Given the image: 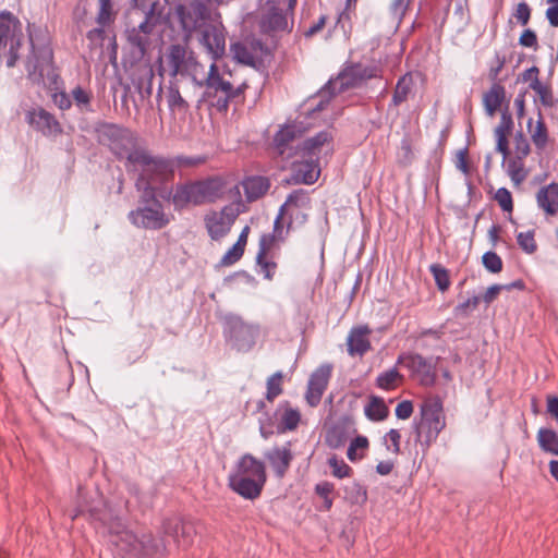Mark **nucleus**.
Masks as SVG:
<instances>
[{"label":"nucleus","mask_w":558,"mask_h":558,"mask_svg":"<svg viewBox=\"0 0 558 558\" xmlns=\"http://www.w3.org/2000/svg\"><path fill=\"white\" fill-rule=\"evenodd\" d=\"M199 205L206 202H215L225 193V182L221 178L215 177L203 181H196Z\"/></svg>","instance_id":"obj_27"},{"label":"nucleus","mask_w":558,"mask_h":558,"mask_svg":"<svg viewBox=\"0 0 558 558\" xmlns=\"http://www.w3.org/2000/svg\"><path fill=\"white\" fill-rule=\"evenodd\" d=\"M505 64L506 57L500 52H495L493 64L489 68V78L496 81Z\"/></svg>","instance_id":"obj_58"},{"label":"nucleus","mask_w":558,"mask_h":558,"mask_svg":"<svg viewBox=\"0 0 558 558\" xmlns=\"http://www.w3.org/2000/svg\"><path fill=\"white\" fill-rule=\"evenodd\" d=\"M513 16L517 19L518 23L525 26L531 19V8L526 2H520L517 5Z\"/></svg>","instance_id":"obj_61"},{"label":"nucleus","mask_w":558,"mask_h":558,"mask_svg":"<svg viewBox=\"0 0 558 558\" xmlns=\"http://www.w3.org/2000/svg\"><path fill=\"white\" fill-rule=\"evenodd\" d=\"M517 242L526 254H533L537 250L534 231L519 232L517 235Z\"/></svg>","instance_id":"obj_49"},{"label":"nucleus","mask_w":558,"mask_h":558,"mask_svg":"<svg viewBox=\"0 0 558 558\" xmlns=\"http://www.w3.org/2000/svg\"><path fill=\"white\" fill-rule=\"evenodd\" d=\"M109 543L112 544L124 558H137L141 549V538L126 530L120 520L112 521L108 527Z\"/></svg>","instance_id":"obj_14"},{"label":"nucleus","mask_w":558,"mask_h":558,"mask_svg":"<svg viewBox=\"0 0 558 558\" xmlns=\"http://www.w3.org/2000/svg\"><path fill=\"white\" fill-rule=\"evenodd\" d=\"M244 254V248L240 247V244H233L221 257L220 265L221 266H231L235 264Z\"/></svg>","instance_id":"obj_52"},{"label":"nucleus","mask_w":558,"mask_h":558,"mask_svg":"<svg viewBox=\"0 0 558 558\" xmlns=\"http://www.w3.org/2000/svg\"><path fill=\"white\" fill-rule=\"evenodd\" d=\"M282 373L276 372L267 379V391H266V400L272 402L278 396L282 393Z\"/></svg>","instance_id":"obj_41"},{"label":"nucleus","mask_w":558,"mask_h":558,"mask_svg":"<svg viewBox=\"0 0 558 558\" xmlns=\"http://www.w3.org/2000/svg\"><path fill=\"white\" fill-rule=\"evenodd\" d=\"M347 436L343 427L332 426L327 430L326 442L330 448L338 449L344 445Z\"/></svg>","instance_id":"obj_42"},{"label":"nucleus","mask_w":558,"mask_h":558,"mask_svg":"<svg viewBox=\"0 0 558 558\" xmlns=\"http://www.w3.org/2000/svg\"><path fill=\"white\" fill-rule=\"evenodd\" d=\"M365 415L371 421H383L388 415V408L379 397H372L364 409Z\"/></svg>","instance_id":"obj_35"},{"label":"nucleus","mask_w":558,"mask_h":558,"mask_svg":"<svg viewBox=\"0 0 558 558\" xmlns=\"http://www.w3.org/2000/svg\"><path fill=\"white\" fill-rule=\"evenodd\" d=\"M75 105L81 110H89L92 96L90 94L81 86H76L71 93Z\"/></svg>","instance_id":"obj_51"},{"label":"nucleus","mask_w":558,"mask_h":558,"mask_svg":"<svg viewBox=\"0 0 558 558\" xmlns=\"http://www.w3.org/2000/svg\"><path fill=\"white\" fill-rule=\"evenodd\" d=\"M538 96L541 104L546 108L555 106V98L551 87L548 84L542 83L539 80H534L531 88Z\"/></svg>","instance_id":"obj_40"},{"label":"nucleus","mask_w":558,"mask_h":558,"mask_svg":"<svg viewBox=\"0 0 558 558\" xmlns=\"http://www.w3.org/2000/svg\"><path fill=\"white\" fill-rule=\"evenodd\" d=\"M414 154L410 142L408 140H402L398 151L399 162L403 166H408L412 162Z\"/></svg>","instance_id":"obj_56"},{"label":"nucleus","mask_w":558,"mask_h":558,"mask_svg":"<svg viewBox=\"0 0 558 558\" xmlns=\"http://www.w3.org/2000/svg\"><path fill=\"white\" fill-rule=\"evenodd\" d=\"M533 120L530 119L527 121V128L530 131L531 140L535 147L539 150L544 149L548 143V131L543 121L541 112L538 113V120L536 121V125L532 128Z\"/></svg>","instance_id":"obj_33"},{"label":"nucleus","mask_w":558,"mask_h":558,"mask_svg":"<svg viewBox=\"0 0 558 558\" xmlns=\"http://www.w3.org/2000/svg\"><path fill=\"white\" fill-rule=\"evenodd\" d=\"M411 87L412 78L408 74L403 75L398 80L392 95L393 106H399L408 99V96L411 92Z\"/></svg>","instance_id":"obj_38"},{"label":"nucleus","mask_w":558,"mask_h":558,"mask_svg":"<svg viewBox=\"0 0 558 558\" xmlns=\"http://www.w3.org/2000/svg\"><path fill=\"white\" fill-rule=\"evenodd\" d=\"M22 33L20 22L10 13H0V50L9 46V58L7 66L12 68L19 59V49L21 47Z\"/></svg>","instance_id":"obj_13"},{"label":"nucleus","mask_w":558,"mask_h":558,"mask_svg":"<svg viewBox=\"0 0 558 558\" xmlns=\"http://www.w3.org/2000/svg\"><path fill=\"white\" fill-rule=\"evenodd\" d=\"M369 333L371 329L367 326H357L350 330L347 345L351 356H363L371 349Z\"/></svg>","instance_id":"obj_23"},{"label":"nucleus","mask_w":558,"mask_h":558,"mask_svg":"<svg viewBox=\"0 0 558 558\" xmlns=\"http://www.w3.org/2000/svg\"><path fill=\"white\" fill-rule=\"evenodd\" d=\"M96 22L100 26H110L116 19L112 0H98Z\"/></svg>","instance_id":"obj_37"},{"label":"nucleus","mask_w":558,"mask_h":558,"mask_svg":"<svg viewBox=\"0 0 558 558\" xmlns=\"http://www.w3.org/2000/svg\"><path fill=\"white\" fill-rule=\"evenodd\" d=\"M380 69L375 64L354 63L347 66L336 78L329 80L317 93L318 102L313 111L323 110L332 96L349 88L360 87L371 78H379Z\"/></svg>","instance_id":"obj_5"},{"label":"nucleus","mask_w":558,"mask_h":558,"mask_svg":"<svg viewBox=\"0 0 558 558\" xmlns=\"http://www.w3.org/2000/svg\"><path fill=\"white\" fill-rule=\"evenodd\" d=\"M351 8L352 7H348V2H345V8L338 14L336 28H340L344 34L350 29Z\"/></svg>","instance_id":"obj_59"},{"label":"nucleus","mask_w":558,"mask_h":558,"mask_svg":"<svg viewBox=\"0 0 558 558\" xmlns=\"http://www.w3.org/2000/svg\"><path fill=\"white\" fill-rule=\"evenodd\" d=\"M165 535L171 537L178 547H187L193 542L195 529L191 522L178 518L166 519L162 523Z\"/></svg>","instance_id":"obj_20"},{"label":"nucleus","mask_w":558,"mask_h":558,"mask_svg":"<svg viewBox=\"0 0 558 558\" xmlns=\"http://www.w3.org/2000/svg\"><path fill=\"white\" fill-rule=\"evenodd\" d=\"M167 102L171 109H185L187 107L177 84H170L167 93Z\"/></svg>","instance_id":"obj_48"},{"label":"nucleus","mask_w":558,"mask_h":558,"mask_svg":"<svg viewBox=\"0 0 558 558\" xmlns=\"http://www.w3.org/2000/svg\"><path fill=\"white\" fill-rule=\"evenodd\" d=\"M403 376L398 372L396 367L389 368L380 373L376 378V385L380 389L391 390L396 388L397 383L401 380Z\"/></svg>","instance_id":"obj_39"},{"label":"nucleus","mask_w":558,"mask_h":558,"mask_svg":"<svg viewBox=\"0 0 558 558\" xmlns=\"http://www.w3.org/2000/svg\"><path fill=\"white\" fill-rule=\"evenodd\" d=\"M108 26H100L90 29L87 32L86 37L89 43L94 46H102L105 37H106V28Z\"/></svg>","instance_id":"obj_62"},{"label":"nucleus","mask_w":558,"mask_h":558,"mask_svg":"<svg viewBox=\"0 0 558 558\" xmlns=\"http://www.w3.org/2000/svg\"><path fill=\"white\" fill-rule=\"evenodd\" d=\"M158 72L160 76L167 73L171 78L182 76L191 80L195 87L203 89L198 101L219 113H227L231 102L242 100L247 88L246 83L234 85L228 78L231 74L221 72L215 62L206 70L194 52L181 44L168 47L159 58Z\"/></svg>","instance_id":"obj_1"},{"label":"nucleus","mask_w":558,"mask_h":558,"mask_svg":"<svg viewBox=\"0 0 558 558\" xmlns=\"http://www.w3.org/2000/svg\"><path fill=\"white\" fill-rule=\"evenodd\" d=\"M506 99V88L500 83H493L483 96V105L486 113L493 117Z\"/></svg>","instance_id":"obj_30"},{"label":"nucleus","mask_w":558,"mask_h":558,"mask_svg":"<svg viewBox=\"0 0 558 558\" xmlns=\"http://www.w3.org/2000/svg\"><path fill=\"white\" fill-rule=\"evenodd\" d=\"M242 186L248 202L260 198L270 187L269 180L262 175H252L242 181Z\"/></svg>","instance_id":"obj_29"},{"label":"nucleus","mask_w":558,"mask_h":558,"mask_svg":"<svg viewBox=\"0 0 558 558\" xmlns=\"http://www.w3.org/2000/svg\"><path fill=\"white\" fill-rule=\"evenodd\" d=\"M166 551V543L162 539H156L150 535H144L141 538V549L137 558H158Z\"/></svg>","instance_id":"obj_32"},{"label":"nucleus","mask_w":558,"mask_h":558,"mask_svg":"<svg viewBox=\"0 0 558 558\" xmlns=\"http://www.w3.org/2000/svg\"><path fill=\"white\" fill-rule=\"evenodd\" d=\"M275 475L282 478L290 468L293 460L291 444L287 442L282 447H274L265 453Z\"/></svg>","instance_id":"obj_22"},{"label":"nucleus","mask_w":558,"mask_h":558,"mask_svg":"<svg viewBox=\"0 0 558 558\" xmlns=\"http://www.w3.org/2000/svg\"><path fill=\"white\" fill-rule=\"evenodd\" d=\"M301 413L288 401L280 402L272 414L265 412L259 417V433L264 439L277 434L282 435L298 428Z\"/></svg>","instance_id":"obj_7"},{"label":"nucleus","mask_w":558,"mask_h":558,"mask_svg":"<svg viewBox=\"0 0 558 558\" xmlns=\"http://www.w3.org/2000/svg\"><path fill=\"white\" fill-rule=\"evenodd\" d=\"M296 128L294 125H284L274 137V148L282 159L289 161L294 157H300V144H295Z\"/></svg>","instance_id":"obj_19"},{"label":"nucleus","mask_w":558,"mask_h":558,"mask_svg":"<svg viewBox=\"0 0 558 558\" xmlns=\"http://www.w3.org/2000/svg\"><path fill=\"white\" fill-rule=\"evenodd\" d=\"M266 481L265 463L250 453L243 454L228 475L229 487L248 500L260 496Z\"/></svg>","instance_id":"obj_4"},{"label":"nucleus","mask_w":558,"mask_h":558,"mask_svg":"<svg viewBox=\"0 0 558 558\" xmlns=\"http://www.w3.org/2000/svg\"><path fill=\"white\" fill-rule=\"evenodd\" d=\"M429 271L434 277L437 288L442 292L448 290L450 286V279L447 269L438 264H433L429 267Z\"/></svg>","instance_id":"obj_44"},{"label":"nucleus","mask_w":558,"mask_h":558,"mask_svg":"<svg viewBox=\"0 0 558 558\" xmlns=\"http://www.w3.org/2000/svg\"><path fill=\"white\" fill-rule=\"evenodd\" d=\"M99 143L106 145L119 158H125L129 162V156L141 147L136 146V136L129 129L117 124L104 123L98 129Z\"/></svg>","instance_id":"obj_8"},{"label":"nucleus","mask_w":558,"mask_h":558,"mask_svg":"<svg viewBox=\"0 0 558 558\" xmlns=\"http://www.w3.org/2000/svg\"><path fill=\"white\" fill-rule=\"evenodd\" d=\"M332 367L329 364H323L316 368L307 383L305 399L311 407H317L328 386Z\"/></svg>","instance_id":"obj_18"},{"label":"nucleus","mask_w":558,"mask_h":558,"mask_svg":"<svg viewBox=\"0 0 558 558\" xmlns=\"http://www.w3.org/2000/svg\"><path fill=\"white\" fill-rule=\"evenodd\" d=\"M128 40L130 45L137 49L138 54L143 57L148 47V36L143 35L141 31L133 28L129 32Z\"/></svg>","instance_id":"obj_43"},{"label":"nucleus","mask_w":558,"mask_h":558,"mask_svg":"<svg viewBox=\"0 0 558 558\" xmlns=\"http://www.w3.org/2000/svg\"><path fill=\"white\" fill-rule=\"evenodd\" d=\"M25 121L44 136H56L62 132L59 121L43 107H34L27 110Z\"/></svg>","instance_id":"obj_15"},{"label":"nucleus","mask_w":558,"mask_h":558,"mask_svg":"<svg viewBox=\"0 0 558 558\" xmlns=\"http://www.w3.org/2000/svg\"><path fill=\"white\" fill-rule=\"evenodd\" d=\"M368 447V440L365 436H356L351 442L347 451V457L350 461H356L361 458L356 451L359 449H366Z\"/></svg>","instance_id":"obj_53"},{"label":"nucleus","mask_w":558,"mask_h":558,"mask_svg":"<svg viewBox=\"0 0 558 558\" xmlns=\"http://www.w3.org/2000/svg\"><path fill=\"white\" fill-rule=\"evenodd\" d=\"M256 263L259 266L260 271L264 274L265 279L271 280L275 275L277 264L266 259V256H263L262 259H258V255L256 256Z\"/></svg>","instance_id":"obj_63"},{"label":"nucleus","mask_w":558,"mask_h":558,"mask_svg":"<svg viewBox=\"0 0 558 558\" xmlns=\"http://www.w3.org/2000/svg\"><path fill=\"white\" fill-rule=\"evenodd\" d=\"M199 43L210 54L211 62L217 63V60L226 51V37L222 26L209 23L201 31Z\"/></svg>","instance_id":"obj_17"},{"label":"nucleus","mask_w":558,"mask_h":558,"mask_svg":"<svg viewBox=\"0 0 558 558\" xmlns=\"http://www.w3.org/2000/svg\"><path fill=\"white\" fill-rule=\"evenodd\" d=\"M156 195L149 197L144 194L143 198L146 205L129 213V219L134 226L158 230L169 223V218L165 214L162 205L156 199Z\"/></svg>","instance_id":"obj_12"},{"label":"nucleus","mask_w":558,"mask_h":558,"mask_svg":"<svg viewBox=\"0 0 558 558\" xmlns=\"http://www.w3.org/2000/svg\"><path fill=\"white\" fill-rule=\"evenodd\" d=\"M159 196L162 198L171 197L175 208H184L190 203L199 205L196 182L178 185L173 192L171 189H168V186H165V189L160 191Z\"/></svg>","instance_id":"obj_21"},{"label":"nucleus","mask_w":558,"mask_h":558,"mask_svg":"<svg viewBox=\"0 0 558 558\" xmlns=\"http://www.w3.org/2000/svg\"><path fill=\"white\" fill-rule=\"evenodd\" d=\"M480 303V298L476 295H473L472 298L466 299L465 301L459 303L456 308L454 313L457 316H465L468 315L470 310H475Z\"/></svg>","instance_id":"obj_57"},{"label":"nucleus","mask_w":558,"mask_h":558,"mask_svg":"<svg viewBox=\"0 0 558 558\" xmlns=\"http://www.w3.org/2000/svg\"><path fill=\"white\" fill-rule=\"evenodd\" d=\"M262 27L266 31H287L289 29V21L287 13L277 7H271L264 14Z\"/></svg>","instance_id":"obj_31"},{"label":"nucleus","mask_w":558,"mask_h":558,"mask_svg":"<svg viewBox=\"0 0 558 558\" xmlns=\"http://www.w3.org/2000/svg\"><path fill=\"white\" fill-rule=\"evenodd\" d=\"M536 204L547 216L558 214V183L551 182L536 193Z\"/></svg>","instance_id":"obj_26"},{"label":"nucleus","mask_w":558,"mask_h":558,"mask_svg":"<svg viewBox=\"0 0 558 558\" xmlns=\"http://www.w3.org/2000/svg\"><path fill=\"white\" fill-rule=\"evenodd\" d=\"M233 53H234V58L240 63H243L246 65H252V66L255 64V57L253 56V53L250 51V49L245 45L240 44V43L233 45Z\"/></svg>","instance_id":"obj_50"},{"label":"nucleus","mask_w":558,"mask_h":558,"mask_svg":"<svg viewBox=\"0 0 558 558\" xmlns=\"http://www.w3.org/2000/svg\"><path fill=\"white\" fill-rule=\"evenodd\" d=\"M223 335L233 349L239 352H248L256 343L259 328L256 325L246 324L240 316L227 315Z\"/></svg>","instance_id":"obj_10"},{"label":"nucleus","mask_w":558,"mask_h":558,"mask_svg":"<svg viewBox=\"0 0 558 558\" xmlns=\"http://www.w3.org/2000/svg\"><path fill=\"white\" fill-rule=\"evenodd\" d=\"M328 464L335 477L344 478L352 473V469L342 459H338L336 456L328 459Z\"/></svg>","instance_id":"obj_47"},{"label":"nucleus","mask_w":558,"mask_h":558,"mask_svg":"<svg viewBox=\"0 0 558 558\" xmlns=\"http://www.w3.org/2000/svg\"><path fill=\"white\" fill-rule=\"evenodd\" d=\"M275 239H276V234H270V233H266V234H263L259 239V244H258V259H262L263 256H266L267 252L271 248L274 242H275Z\"/></svg>","instance_id":"obj_64"},{"label":"nucleus","mask_w":558,"mask_h":558,"mask_svg":"<svg viewBox=\"0 0 558 558\" xmlns=\"http://www.w3.org/2000/svg\"><path fill=\"white\" fill-rule=\"evenodd\" d=\"M129 172L137 175L136 187L145 193V196L154 197L167 186L173 178V165L170 160L151 155L147 149L140 148L129 156L125 162Z\"/></svg>","instance_id":"obj_3"},{"label":"nucleus","mask_w":558,"mask_h":558,"mask_svg":"<svg viewBox=\"0 0 558 558\" xmlns=\"http://www.w3.org/2000/svg\"><path fill=\"white\" fill-rule=\"evenodd\" d=\"M332 141V136L328 131L318 132L311 138H307L301 144L300 148V157L301 158H312L318 159L319 154L325 145L330 144Z\"/></svg>","instance_id":"obj_28"},{"label":"nucleus","mask_w":558,"mask_h":558,"mask_svg":"<svg viewBox=\"0 0 558 558\" xmlns=\"http://www.w3.org/2000/svg\"><path fill=\"white\" fill-rule=\"evenodd\" d=\"M446 426L442 402L439 398L427 399L421 405V420L416 424V437L426 451Z\"/></svg>","instance_id":"obj_6"},{"label":"nucleus","mask_w":558,"mask_h":558,"mask_svg":"<svg viewBox=\"0 0 558 558\" xmlns=\"http://www.w3.org/2000/svg\"><path fill=\"white\" fill-rule=\"evenodd\" d=\"M174 13L186 40L191 38L193 33L205 28L211 19L210 10L202 0L179 3L175 5Z\"/></svg>","instance_id":"obj_9"},{"label":"nucleus","mask_w":558,"mask_h":558,"mask_svg":"<svg viewBox=\"0 0 558 558\" xmlns=\"http://www.w3.org/2000/svg\"><path fill=\"white\" fill-rule=\"evenodd\" d=\"M513 157H518V159H525L529 156L531 151L530 143L522 132L515 133L513 138Z\"/></svg>","instance_id":"obj_45"},{"label":"nucleus","mask_w":558,"mask_h":558,"mask_svg":"<svg viewBox=\"0 0 558 558\" xmlns=\"http://www.w3.org/2000/svg\"><path fill=\"white\" fill-rule=\"evenodd\" d=\"M311 199L305 190L291 192L286 202L281 205V214H287L291 220L299 219V211L310 208Z\"/></svg>","instance_id":"obj_25"},{"label":"nucleus","mask_w":558,"mask_h":558,"mask_svg":"<svg viewBox=\"0 0 558 558\" xmlns=\"http://www.w3.org/2000/svg\"><path fill=\"white\" fill-rule=\"evenodd\" d=\"M410 1L411 0H392L389 10L390 14L395 20L401 21L409 7Z\"/></svg>","instance_id":"obj_60"},{"label":"nucleus","mask_w":558,"mask_h":558,"mask_svg":"<svg viewBox=\"0 0 558 558\" xmlns=\"http://www.w3.org/2000/svg\"><path fill=\"white\" fill-rule=\"evenodd\" d=\"M238 214L232 206H225L220 211L207 215L205 218L209 236L218 241L227 235L235 221Z\"/></svg>","instance_id":"obj_16"},{"label":"nucleus","mask_w":558,"mask_h":558,"mask_svg":"<svg viewBox=\"0 0 558 558\" xmlns=\"http://www.w3.org/2000/svg\"><path fill=\"white\" fill-rule=\"evenodd\" d=\"M440 360V356L425 357L418 353H403L399 355L397 365L405 367L421 386L433 387L436 384V368Z\"/></svg>","instance_id":"obj_11"},{"label":"nucleus","mask_w":558,"mask_h":558,"mask_svg":"<svg viewBox=\"0 0 558 558\" xmlns=\"http://www.w3.org/2000/svg\"><path fill=\"white\" fill-rule=\"evenodd\" d=\"M32 54L26 62L27 77L35 84H43L51 92L53 104L60 110L72 106L70 96L61 88L62 81L53 65L52 49L40 29L29 31Z\"/></svg>","instance_id":"obj_2"},{"label":"nucleus","mask_w":558,"mask_h":558,"mask_svg":"<svg viewBox=\"0 0 558 558\" xmlns=\"http://www.w3.org/2000/svg\"><path fill=\"white\" fill-rule=\"evenodd\" d=\"M482 263L485 269L492 274H498L502 270V259L493 251H488L482 256Z\"/></svg>","instance_id":"obj_46"},{"label":"nucleus","mask_w":558,"mask_h":558,"mask_svg":"<svg viewBox=\"0 0 558 558\" xmlns=\"http://www.w3.org/2000/svg\"><path fill=\"white\" fill-rule=\"evenodd\" d=\"M495 199L504 211L510 213L513 209L511 193L506 187H500L495 194Z\"/></svg>","instance_id":"obj_54"},{"label":"nucleus","mask_w":558,"mask_h":558,"mask_svg":"<svg viewBox=\"0 0 558 558\" xmlns=\"http://www.w3.org/2000/svg\"><path fill=\"white\" fill-rule=\"evenodd\" d=\"M294 177L296 181H300L304 184H313L317 181L319 177V166L318 159L313 157L301 158L300 160H292Z\"/></svg>","instance_id":"obj_24"},{"label":"nucleus","mask_w":558,"mask_h":558,"mask_svg":"<svg viewBox=\"0 0 558 558\" xmlns=\"http://www.w3.org/2000/svg\"><path fill=\"white\" fill-rule=\"evenodd\" d=\"M386 447L395 454L400 452L401 434L398 429H390L384 437Z\"/></svg>","instance_id":"obj_55"},{"label":"nucleus","mask_w":558,"mask_h":558,"mask_svg":"<svg viewBox=\"0 0 558 558\" xmlns=\"http://www.w3.org/2000/svg\"><path fill=\"white\" fill-rule=\"evenodd\" d=\"M506 171L514 185H520L527 177L524 168V159L512 157L506 163Z\"/></svg>","instance_id":"obj_34"},{"label":"nucleus","mask_w":558,"mask_h":558,"mask_svg":"<svg viewBox=\"0 0 558 558\" xmlns=\"http://www.w3.org/2000/svg\"><path fill=\"white\" fill-rule=\"evenodd\" d=\"M537 441L542 450L558 456V435L549 428H541L537 433Z\"/></svg>","instance_id":"obj_36"}]
</instances>
